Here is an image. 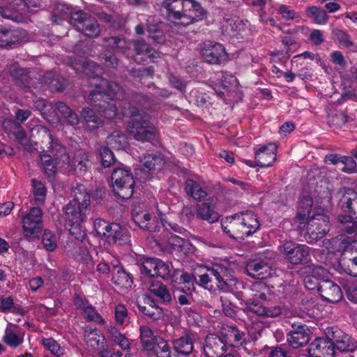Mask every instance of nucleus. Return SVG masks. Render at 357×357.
I'll use <instances>...</instances> for the list:
<instances>
[{
	"label": "nucleus",
	"instance_id": "nucleus-1",
	"mask_svg": "<svg viewBox=\"0 0 357 357\" xmlns=\"http://www.w3.org/2000/svg\"><path fill=\"white\" fill-rule=\"evenodd\" d=\"M93 84L98 90L91 91L87 99L93 108L86 107L82 112L89 130H95L103 124V120L96 112L109 120L128 116L130 121L127 129L134 139L151 143L156 140L157 130L151 123L149 116L144 112H139L130 103L121 102L125 94L117 83L101 79L100 83Z\"/></svg>",
	"mask_w": 357,
	"mask_h": 357
},
{
	"label": "nucleus",
	"instance_id": "nucleus-2",
	"mask_svg": "<svg viewBox=\"0 0 357 357\" xmlns=\"http://www.w3.org/2000/svg\"><path fill=\"white\" fill-rule=\"evenodd\" d=\"M167 19L178 26H188L202 19L204 10L193 0H163Z\"/></svg>",
	"mask_w": 357,
	"mask_h": 357
},
{
	"label": "nucleus",
	"instance_id": "nucleus-3",
	"mask_svg": "<svg viewBox=\"0 0 357 357\" xmlns=\"http://www.w3.org/2000/svg\"><path fill=\"white\" fill-rule=\"evenodd\" d=\"M32 132H36L39 137L43 138L42 143L47 146V153H42L40 155L45 173L51 177L54 175L58 169L64 170V165L61 164L64 162L63 156L59 153L57 147L63 146L59 141L53 138L50 130L45 126H36L32 129Z\"/></svg>",
	"mask_w": 357,
	"mask_h": 357
},
{
	"label": "nucleus",
	"instance_id": "nucleus-4",
	"mask_svg": "<svg viewBox=\"0 0 357 357\" xmlns=\"http://www.w3.org/2000/svg\"><path fill=\"white\" fill-rule=\"evenodd\" d=\"M231 273V263L222 259L213 264L211 267L200 268L199 273H195L194 279L198 284L206 289L209 288L208 284L214 279L219 288L225 289L229 282L232 280Z\"/></svg>",
	"mask_w": 357,
	"mask_h": 357
},
{
	"label": "nucleus",
	"instance_id": "nucleus-5",
	"mask_svg": "<svg viewBox=\"0 0 357 357\" xmlns=\"http://www.w3.org/2000/svg\"><path fill=\"white\" fill-rule=\"evenodd\" d=\"M306 220V213L299 211L296 217V221L299 227H305V238L307 242L312 243L318 239L322 238L330 230L329 218L323 212L314 213L308 216Z\"/></svg>",
	"mask_w": 357,
	"mask_h": 357
},
{
	"label": "nucleus",
	"instance_id": "nucleus-6",
	"mask_svg": "<svg viewBox=\"0 0 357 357\" xmlns=\"http://www.w3.org/2000/svg\"><path fill=\"white\" fill-rule=\"evenodd\" d=\"M40 0H3L0 1V22L3 19L14 22H23L32 12V9L40 6Z\"/></svg>",
	"mask_w": 357,
	"mask_h": 357
},
{
	"label": "nucleus",
	"instance_id": "nucleus-7",
	"mask_svg": "<svg viewBox=\"0 0 357 357\" xmlns=\"http://www.w3.org/2000/svg\"><path fill=\"white\" fill-rule=\"evenodd\" d=\"M75 198L66 207V216L70 222L84 221L90 211V196L83 185L73 189Z\"/></svg>",
	"mask_w": 357,
	"mask_h": 357
},
{
	"label": "nucleus",
	"instance_id": "nucleus-8",
	"mask_svg": "<svg viewBox=\"0 0 357 357\" xmlns=\"http://www.w3.org/2000/svg\"><path fill=\"white\" fill-rule=\"evenodd\" d=\"M58 10L63 13L64 15L70 13L69 23L75 29L82 32L88 37H96L99 35L100 30L97 21L82 11L71 13L68 6L59 4Z\"/></svg>",
	"mask_w": 357,
	"mask_h": 357
},
{
	"label": "nucleus",
	"instance_id": "nucleus-9",
	"mask_svg": "<svg viewBox=\"0 0 357 357\" xmlns=\"http://www.w3.org/2000/svg\"><path fill=\"white\" fill-rule=\"evenodd\" d=\"M113 191L116 196L127 199L134 192L135 181L130 172L121 167L116 168L112 174Z\"/></svg>",
	"mask_w": 357,
	"mask_h": 357
},
{
	"label": "nucleus",
	"instance_id": "nucleus-10",
	"mask_svg": "<svg viewBox=\"0 0 357 357\" xmlns=\"http://www.w3.org/2000/svg\"><path fill=\"white\" fill-rule=\"evenodd\" d=\"M280 252L284 259L293 265L307 263L310 258V248L307 245L292 241L284 242Z\"/></svg>",
	"mask_w": 357,
	"mask_h": 357
},
{
	"label": "nucleus",
	"instance_id": "nucleus-11",
	"mask_svg": "<svg viewBox=\"0 0 357 357\" xmlns=\"http://www.w3.org/2000/svg\"><path fill=\"white\" fill-rule=\"evenodd\" d=\"M105 45L112 50L119 49L126 53V50L130 48L131 45L135 47V51L137 55H146L149 59L153 61L157 58L159 54L155 50L150 47L144 40H137L135 43L126 41L123 38L112 37L107 38L105 41Z\"/></svg>",
	"mask_w": 357,
	"mask_h": 357
},
{
	"label": "nucleus",
	"instance_id": "nucleus-12",
	"mask_svg": "<svg viewBox=\"0 0 357 357\" xmlns=\"http://www.w3.org/2000/svg\"><path fill=\"white\" fill-rule=\"evenodd\" d=\"M339 206L347 215H340L341 221L354 220L357 222V192L352 188H344L338 192Z\"/></svg>",
	"mask_w": 357,
	"mask_h": 357
},
{
	"label": "nucleus",
	"instance_id": "nucleus-13",
	"mask_svg": "<svg viewBox=\"0 0 357 357\" xmlns=\"http://www.w3.org/2000/svg\"><path fill=\"white\" fill-rule=\"evenodd\" d=\"M59 153L63 156L64 162H61L64 165V170L68 172L77 171L79 173H84L87 169L88 155L84 150L79 149L75 151L72 159L66 153L64 146H57Z\"/></svg>",
	"mask_w": 357,
	"mask_h": 357
},
{
	"label": "nucleus",
	"instance_id": "nucleus-14",
	"mask_svg": "<svg viewBox=\"0 0 357 357\" xmlns=\"http://www.w3.org/2000/svg\"><path fill=\"white\" fill-rule=\"evenodd\" d=\"M43 211L39 207L31 208L22 218V228L26 237L38 236L42 229Z\"/></svg>",
	"mask_w": 357,
	"mask_h": 357
},
{
	"label": "nucleus",
	"instance_id": "nucleus-15",
	"mask_svg": "<svg viewBox=\"0 0 357 357\" xmlns=\"http://www.w3.org/2000/svg\"><path fill=\"white\" fill-rule=\"evenodd\" d=\"M56 110L59 111L69 125L75 126L78 123L79 118L77 114L61 102L56 103L55 105L48 102L45 106V109L42 112L41 115L47 121H53L51 118L56 116Z\"/></svg>",
	"mask_w": 357,
	"mask_h": 357
},
{
	"label": "nucleus",
	"instance_id": "nucleus-16",
	"mask_svg": "<svg viewBox=\"0 0 357 357\" xmlns=\"http://www.w3.org/2000/svg\"><path fill=\"white\" fill-rule=\"evenodd\" d=\"M84 340L89 347L98 352L101 357H111L106 345L105 337L95 328L87 327L84 330Z\"/></svg>",
	"mask_w": 357,
	"mask_h": 357
},
{
	"label": "nucleus",
	"instance_id": "nucleus-17",
	"mask_svg": "<svg viewBox=\"0 0 357 357\" xmlns=\"http://www.w3.org/2000/svg\"><path fill=\"white\" fill-rule=\"evenodd\" d=\"M201 54L204 61L211 64H218L227 59L223 45L211 41L203 43Z\"/></svg>",
	"mask_w": 357,
	"mask_h": 357
},
{
	"label": "nucleus",
	"instance_id": "nucleus-18",
	"mask_svg": "<svg viewBox=\"0 0 357 357\" xmlns=\"http://www.w3.org/2000/svg\"><path fill=\"white\" fill-rule=\"evenodd\" d=\"M243 310L248 315L253 314L261 318H274L281 314V309L279 306L266 307L259 302L252 299L245 301Z\"/></svg>",
	"mask_w": 357,
	"mask_h": 357
},
{
	"label": "nucleus",
	"instance_id": "nucleus-19",
	"mask_svg": "<svg viewBox=\"0 0 357 357\" xmlns=\"http://www.w3.org/2000/svg\"><path fill=\"white\" fill-rule=\"evenodd\" d=\"M240 214H235L229 217H227L221 222V227L225 233L232 238H243L247 236L246 231L244 229L243 222H241Z\"/></svg>",
	"mask_w": 357,
	"mask_h": 357
},
{
	"label": "nucleus",
	"instance_id": "nucleus-20",
	"mask_svg": "<svg viewBox=\"0 0 357 357\" xmlns=\"http://www.w3.org/2000/svg\"><path fill=\"white\" fill-rule=\"evenodd\" d=\"M318 291L323 300L329 303H337L343 298V293L340 286L329 280L320 282Z\"/></svg>",
	"mask_w": 357,
	"mask_h": 357
},
{
	"label": "nucleus",
	"instance_id": "nucleus-21",
	"mask_svg": "<svg viewBox=\"0 0 357 357\" xmlns=\"http://www.w3.org/2000/svg\"><path fill=\"white\" fill-rule=\"evenodd\" d=\"M328 336L333 344L334 350L341 352L351 351L354 349V340L337 328H332L328 331Z\"/></svg>",
	"mask_w": 357,
	"mask_h": 357
},
{
	"label": "nucleus",
	"instance_id": "nucleus-22",
	"mask_svg": "<svg viewBox=\"0 0 357 357\" xmlns=\"http://www.w3.org/2000/svg\"><path fill=\"white\" fill-rule=\"evenodd\" d=\"M248 275L257 280H265L273 275L274 271L270 264L261 259L250 261L246 266Z\"/></svg>",
	"mask_w": 357,
	"mask_h": 357
},
{
	"label": "nucleus",
	"instance_id": "nucleus-23",
	"mask_svg": "<svg viewBox=\"0 0 357 357\" xmlns=\"http://www.w3.org/2000/svg\"><path fill=\"white\" fill-rule=\"evenodd\" d=\"M308 353L311 357H333V344L328 339L316 338L309 345Z\"/></svg>",
	"mask_w": 357,
	"mask_h": 357
},
{
	"label": "nucleus",
	"instance_id": "nucleus-24",
	"mask_svg": "<svg viewBox=\"0 0 357 357\" xmlns=\"http://www.w3.org/2000/svg\"><path fill=\"white\" fill-rule=\"evenodd\" d=\"M217 199L209 198L197 206V216L209 223L217 222L220 214L216 210Z\"/></svg>",
	"mask_w": 357,
	"mask_h": 357
},
{
	"label": "nucleus",
	"instance_id": "nucleus-25",
	"mask_svg": "<svg viewBox=\"0 0 357 357\" xmlns=\"http://www.w3.org/2000/svg\"><path fill=\"white\" fill-rule=\"evenodd\" d=\"M68 64L76 71L85 74L87 77L93 79L102 74V69L93 61L89 60H72L68 59Z\"/></svg>",
	"mask_w": 357,
	"mask_h": 357
},
{
	"label": "nucleus",
	"instance_id": "nucleus-26",
	"mask_svg": "<svg viewBox=\"0 0 357 357\" xmlns=\"http://www.w3.org/2000/svg\"><path fill=\"white\" fill-rule=\"evenodd\" d=\"M277 146L275 144H268L260 147L255 151L257 165L261 167H268L276 160Z\"/></svg>",
	"mask_w": 357,
	"mask_h": 357
},
{
	"label": "nucleus",
	"instance_id": "nucleus-27",
	"mask_svg": "<svg viewBox=\"0 0 357 357\" xmlns=\"http://www.w3.org/2000/svg\"><path fill=\"white\" fill-rule=\"evenodd\" d=\"M310 340L309 331L304 325H292V330L289 333L287 341L289 345L298 348L305 345Z\"/></svg>",
	"mask_w": 357,
	"mask_h": 357
},
{
	"label": "nucleus",
	"instance_id": "nucleus-28",
	"mask_svg": "<svg viewBox=\"0 0 357 357\" xmlns=\"http://www.w3.org/2000/svg\"><path fill=\"white\" fill-rule=\"evenodd\" d=\"M204 352L206 357H218L226 350V345L222 337L209 334L206 337Z\"/></svg>",
	"mask_w": 357,
	"mask_h": 357
},
{
	"label": "nucleus",
	"instance_id": "nucleus-29",
	"mask_svg": "<svg viewBox=\"0 0 357 357\" xmlns=\"http://www.w3.org/2000/svg\"><path fill=\"white\" fill-rule=\"evenodd\" d=\"M176 274L179 275L178 284L184 285V287H181V291L185 294L178 296V302L181 305H190L192 302L191 292L194 289L191 276L189 273H183L180 271H176Z\"/></svg>",
	"mask_w": 357,
	"mask_h": 357
},
{
	"label": "nucleus",
	"instance_id": "nucleus-30",
	"mask_svg": "<svg viewBox=\"0 0 357 357\" xmlns=\"http://www.w3.org/2000/svg\"><path fill=\"white\" fill-rule=\"evenodd\" d=\"M105 238L109 244L119 242L120 244H126L129 241L128 230L123 228L119 224L110 223Z\"/></svg>",
	"mask_w": 357,
	"mask_h": 357
},
{
	"label": "nucleus",
	"instance_id": "nucleus-31",
	"mask_svg": "<svg viewBox=\"0 0 357 357\" xmlns=\"http://www.w3.org/2000/svg\"><path fill=\"white\" fill-rule=\"evenodd\" d=\"M143 172H153L161 170L165 165L164 158L160 155L147 154L140 160Z\"/></svg>",
	"mask_w": 357,
	"mask_h": 357
},
{
	"label": "nucleus",
	"instance_id": "nucleus-32",
	"mask_svg": "<svg viewBox=\"0 0 357 357\" xmlns=\"http://www.w3.org/2000/svg\"><path fill=\"white\" fill-rule=\"evenodd\" d=\"M227 23L230 26L233 36L244 38L251 33L250 24L247 20L236 17L228 20Z\"/></svg>",
	"mask_w": 357,
	"mask_h": 357
},
{
	"label": "nucleus",
	"instance_id": "nucleus-33",
	"mask_svg": "<svg viewBox=\"0 0 357 357\" xmlns=\"http://www.w3.org/2000/svg\"><path fill=\"white\" fill-rule=\"evenodd\" d=\"M12 327L16 326L8 323L5 329L3 341L10 347L16 348L23 343L24 333L20 331H15Z\"/></svg>",
	"mask_w": 357,
	"mask_h": 357
},
{
	"label": "nucleus",
	"instance_id": "nucleus-34",
	"mask_svg": "<svg viewBox=\"0 0 357 357\" xmlns=\"http://www.w3.org/2000/svg\"><path fill=\"white\" fill-rule=\"evenodd\" d=\"M221 335L226 346L235 347L242 340L243 333L236 326H228L222 329Z\"/></svg>",
	"mask_w": 357,
	"mask_h": 357
},
{
	"label": "nucleus",
	"instance_id": "nucleus-35",
	"mask_svg": "<svg viewBox=\"0 0 357 357\" xmlns=\"http://www.w3.org/2000/svg\"><path fill=\"white\" fill-rule=\"evenodd\" d=\"M140 338L144 349L150 351L154 349L156 339H160V337L154 336L149 327L142 326L140 327Z\"/></svg>",
	"mask_w": 357,
	"mask_h": 357
},
{
	"label": "nucleus",
	"instance_id": "nucleus-36",
	"mask_svg": "<svg viewBox=\"0 0 357 357\" xmlns=\"http://www.w3.org/2000/svg\"><path fill=\"white\" fill-rule=\"evenodd\" d=\"M112 280L116 285L121 288H129L132 284L130 275L119 266L114 267Z\"/></svg>",
	"mask_w": 357,
	"mask_h": 357
},
{
	"label": "nucleus",
	"instance_id": "nucleus-37",
	"mask_svg": "<svg viewBox=\"0 0 357 357\" xmlns=\"http://www.w3.org/2000/svg\"><path fill=\"white\" fill-rule=\"evenodd\" d=\"M149 291L156 296L161 303H169L172 296L167 287L160 282H153L149 287Z\"/></svg>",
	"mask_w": 357,
	"mask_h": 357
},
{
	"label": "nucleus",
	"instance_id": "nucleus-38",
	"mask_svg": "<svg viewBox=\"0 0 357 357\" xmlns=\"http://www.w3.org/2000/svg\"><path fill=\"white\" fill-rule=\"evenodd\" d=\"M174 350L182 355H189L193 350V344L189 335L182 336L173 342Z\"/></svg>",
	"mask_w": 357,
	"mask_h": 357
},
{
	"label": "nucleus",
	"instance_id": "nucleus-39",
	"mask_svg": "<svg viewBox=\"0 0 357 357\" xmlns=\"http://www.w3.org/2000/svg\"><path fill=\"white\" fill-rule=\"evenodd\" d=\"M241 222L246 231V235L250 236L259 228V222L256 215L252 212L241 213Z\"/></svg>",
	"mask_w": 357,
	"mask_h": 357
},
{
	"label": "nucleus",
	"instance_id": "nucleus-40",
	"mask_svg": "<svg viewBox=\"0 0 357 357\" xmlns=\"http://www.w3.org/2000/svg\"><path fill=\"white\" fill-rule=\"evenodd\" d=\"M185 190L195 199L200 200L207 196V192L202 184L196 181L188 179L185 182Z\"/></svg>",
	"mask_w": 357,
	"mask_h": 357
},
{
	"label": "nucleus",
	"instance_id": "nucleus-41",
	"mask_svg": "<svg viewBox=\"0 0 357 357\" xmlns=\"http://www.w3.org/2000/svg\"><path fill=\"white\" fill-rule=\"evenodd\" d=\"M132 214L133 221L141 229L148 231H153L154 227L151 225V217L149 213L145 211H138L137 209H133Z\"/></svg>",
	"mask_w": 357,
	"mask_h": 357
},
{
	"label": "nucleus",
	"instance_id": "nucleus-42",
	"mask_svg": "<svg viewBox=\"0 0 357 357\" xmlns=\"http://www.w3.org/2000/svg\"><path fill=\"white\" fill-rule=\"evenodd\" d=\"M300 275H310L312 277L322 281L326 280L325 278L328 275V271L326 268L314 264H310L302 267L299 271Z\"/></svg>",
	"mask_w": 357,
	"mask_h": 357
},
{
	"label": "nucleus",
	"instance_id": "nucleus-43",
	"mask_svg": "<svg viewBox=\"0 0 357 357\" xmlns=\"http://www.w3.org/2000/svg\"><path fill=\"white\" fill-rule=\"evenodd\" d=\"M3 127L6 130L9 129L8 132L13 133L20 143L24 144L27 142L26 132L20 123L12 121H5Z\"/></svg>",
	"mask_w": 357,
	"mask_h": 357
},
{
	"label": "nucleus",
	"instance_id": "nucleus-44",
	"mask_svg": "<svg viewBox=\"0 0 357 357\" xmlns=\"http://www.w3.org/2000/svg\"><path fill=\"white\" fill-rule=\"evenodd\" d=\"M306 15L312 18L317 24H325L328 20L326 12L319 7L312 6L306 8Z\"/></svg>",
	"mask_w": 357,
	"mask_h": 357
},
{
	"label": "nucleus",
	"instance_id": "nucleus-45",
	"mask_svg": "<svg viewBox=\"0 0 357 357\" xmlns=\"http://www.w3.org/2000/svg\"><path fill=\"white\" fill-rule=\"evenodd\" d=\"M19 39L17 30L0 28V47H7L17 42Z\"/></svg>",
	"mask_w": 357,
	"mask_h": 357
},
{
	"label": "nucleus",
	"instance_id": "nucleus-46",
	"mask_svg": "<svg viewBox=\"0 0 357 357\" xmlns=\"http://www.w3.org/2000/svg\"><path fill=\"white\" fill-rule=\"evenodd\" d=\"M58 237L50 230L45 229L42 236V243L44 248L49 252L57 248Z\"/></svg>",
	"mask_w": 357,
	"mask_h": 357
},
{
	"label": "nucleus",
	"instance_id": "nucleus-47",
	"mask_svg": "<svg viewBox=\"0 0 357 357\" xmlns=\"http://www.w3.org/2000/svg\"><path fill=\"white\" fill-rule=\"evenodd\" d=\"M107 143L114 149H120L125 146L126 138L121 132L115 131L107 138Z\"/></svg>",
	"mask_w": 357,
	"mask_h": 357
},
{
	"label": "nucleus",
	"instance_id": "nucleus-48",
	"mask_svg": "<svg viewBox=\"0 0 357 357\" xmlns=\"http://www.w3.org/2000/svg\"><path fill=\"white\" fill-rule=\"evenodd\" d=\"M33 192L35 202L37 204H42L44 203L46 197V189L44 185L36 180H32Z\"/></svg>",
	"mask_w": 357,
	"mask_h": 357
},
{
	"label": "nucleus",
	"instance_id": "nucleus-49",
	"mask_svg": "<svg viewBox=\"0 0 357 357\" xmlns=\"http://www.w3.org/2000/svg\"><path fill=\"white\" fill-rule=\"evenodd\" d=\"M158 258H147L144 259L141 266V271L143 274L155 277Z\"/></svg>",
	"mask_w": 357,
	"mask_h": 357
},
{
	"label": "nucleus",
	"instance_id": "nucleus-50",
	"mask_svg": "<svg viewBox=\"0 0 357 357\" xmlns=\"http://www.w3.org/2000/svg\"><path fill=\"white\" fill-rule=\"evenodd\" d=\"M25 70L23 68H18L15 66H13L10 69L11 75L17 79L18 82L22 84L24 88H30L31 80L29 77L26 75Z\"/></svg>",
	"mask_w": 357,
	"mask_h": 357
},
{
	"label": "nucleus",
	"instance_id": "nucleus-51",
	"mask_svg": "<svg viewBox=\"0 0 357 357\" xmlns=\"http://www.w3.org/2000/svg\"><path fill=\"white\" fill-rule=\"evenodd\" d=\"M155 351L157 357H171V349L166 340L160 337L156 339V344L153 350Z\"/></svg>",
	"mask_w": 357,
	"mask_h": 357
},
{
	"label": "nucleus",
	"instance_id": "nucleus-52",
	"mask_svg": "<svg viewBox=\"0 0 357 357\" xmlns=\"http://www.w3.org/2000/svg\"><path fill=\"white\" fill-rule=\"evenodd\" d=\"M333 33L338 42L344 47L356 49L350 36L343 30L335 29L333 31Z\"/></svg>",
	"mask_w": 357,
	"mask_h": 357
},
{
	"label": "nucleus",
	"instance_id": "nucleus-53",
	"mask_svg": "<svg viewBox=\"0 0 357 357\" xmlns=\"http://www.w3.org/2000/svg\"><path fill=\"white\" fill-rule=\"evenodd\" d=\"M43 344L46 349L49 350L54 356H61L64 354V349L52 338L43 339Z\"/></svg>",
	"mask_w": 357,
	"mask_h": 357
},
{
	"label": "nucleus",
	"instance_id": "nucleus-54",
	"mask_svg": "<svg viewBox=\"0 0 357 357\" xmlns=\"http://www.w3.org/2000/svg\"><path fill=\"white\" fill-rule=\"evenodd\" d=\"M82 222L83 221H75L68 223L70 234L79 241H83L86 236L85 230L82 226Z\"/></svg>",
	"mask_w": 357,
	"mask_h": 357
},
{
	"label": "nucleus",
	"instance_id": "nucleus-55",
	"mask_svg": "<svg viewBox=\"0 0 357 357\" xmlns=\"http://www.w3.org/2000/svg\"><path fill=\"white\" fill-rule=\"evenodd\" d=\"M155 272H157L155 276L167 279L172 276V267L161 259H158Z\"/></svg>",
	"mask_w": 357,
	"mask_h": 357
},
{
	"label": "nucleus",
	"instance_id": "nucleus-56",
	"mask_svg": "<svg viewBox=\"0 0 357 357\" xmlns=\"http://www.w3.org/2000/svg\"><path fill=\"white\" fill-rule=\"evenodd\" d=\"M141 312L145 315L152 318L154 320H157L162 317L163 310L161 307L158 305L148 307L146 306L139 307Z\"/></svg>",
	"mask_w": 357,
	"mask_h": 357
},
{
	"label": "nucleus",
	"instance_id": "nucleus-57",
	"mask_svg": "<svg viewBox=\"0 0 357 357\" xmlns=\"http://www.w3.org/2000/svg\"><path fill=\"white\" fill-rule=\"evenodd\" d=\"M101 163L103 167H109L114 163V156L110 149L107 147H102L100 149Z\"/></svg>",
	"mask_w": 357,
	"mask_h": 357
},
{
	"label": "nucleus",
	"instance_id": "nucleus-58",
	"mask_svg": "<svg viewBox=\"0 0 357 357\" xmlns=\"http://www.w3.org/2000/svg\"><path fill=\"white\" fill-rule=\"evenodd\" d=\"M87 319L89 321H94L98 324H105V321L102 316L96 310V309L90 305L84 311Z\"/></svg>",
	"mask_w": 357,
	"mask_h": 357
},
{
	"label": "nucleus",
	"instance_id": "nucleus-59",
	"mask_svg": "<svg viewBox=\"0 0 357 357\" xmlns=\"http://www.w3.org/2000/svg\"><path fill=\"white\" fill-rule=\"evenodd\" d=\"M341 165L342 167L340 169L346 173L351 174L357 172L356 163L355 160L351 157L344 155Z\"/></svg>",
	"mask_w": 357,
	"mask_h": 357
},
{
	"label": "nucleus",
	"instance_id": "nucleus-60",
	"mask_svg": "<svg viewBox=\"0 0 357 357\" xmlns=\"http://www.w3.org/2000/svg\"><path fill=\"white\" fill-rule=\"evenodd\" d=\"M43 82L50 87L51 90L60 91L62 89V85L58 79L54 77V75L52 72L44 75Z\"/></svg>",
	"mask_w": 357,
	"mask_h": 357
},
{
	"label": "nucleus",
	"instance_id": "nucleus-61",
	"mask_svg": "<svg viewBox=\"0 0 357 357\" xmlns=\"http://www.w3.org/2000/svg\"><path fill=\"white\" fill-rule=\"evenodd\" d=\"M221 82L223 88L230 89L238 85V80L236 77L230 73H225L222 75Z\"/></svg>",
	"mask_w": 357,
	"mask_h": 357
},
{
	"label": "nucleus",
	"instance_id": "nucleus-62",
	"mask_svg": "<svg viewBox=\"0 0 357 357\" xmlns=\"http://www.w3.org/2000/svg\"><path fill=\"white\" fill-rule=\"evenodd\" d=\"M115 320L119 324H123L128 317V311L123 305H118L114 310Z\"/></svg>",
	"mask_w": 357,
	"mask_h": 357
},
{
	"label": "nucleus",
	"instance_id": "nucleus-63",
	"mask_svg": "<svg viewBox=\"0 0 357 357\" xmlns=\"http://www.w3.org/2000/svg\"><path fill=\"white\" fill-rule=\"evenodd\" d=\"M109 224L102 219H97L93 223L94 229L99 236L105 237Z\"/></svg>",
	"mask_w": 357,
	"mask_h": 357
},
{
	"label": "nucleus",
	"instance_id": "nucleus-64",
	"mask_svg": "<svg viewBox=\"0 0 357 357\" xmlns=\"http://www.w3.org/2000/svg\"><path fill=\"white\" fill-rule=\"evenodd\" d=\"M308 39L313 45H320L324 41L323 32L319 29H313L310 32Z\"/></svg>",
	"mask_w": 357,
	"mask_h": 357
}]
</instances>
